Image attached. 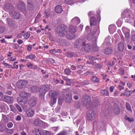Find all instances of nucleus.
<instances>
[{
  "mask_svg": "<svg viewBox=\"0 0 135 135\" xmlns=\"http://www.w3.org/2000/svg\"><path fill=\"white\" fill-rule=\"evenodd\" d=\"M83 45V48L85 51L86 52L90 51L91 50V46L90 44L89 43L86 44L84 42Z\"/></svg>",
  "mask_w": 135,
  "mask_h": 135,
  "instance_id": "nucleus-15",
  "label": "nucleus"
},
{
  "mask_svg": "<svg viewBox=\"0 0 135 135\" xmlns=\"http://www.w3.org/2000/svg\"><path fill=\"white\" fill-rule=\"evenodd\" d=\"M100 93L102 95L104 96H108L109 94L107 91L105 90H101Z\"/></svg>",
  "mask_w": 135,
  "mask_h": 135,
  "instance_id": "nucleus-37",
  "label": "nucleus"
},
{
  "mask_svg": "<svg viewBox=\"0 0 135 135\" xmlns=\"http://www.w3.org/2000/svg\"><path fill=\"white\" fill-rule=\"evenodd\" d=\"M126 107L128 110L130 112H132V109L131 108V106L127 102L126 103Z\"/></svg>",
  "mask_w": 135,
  "mask_h": 135,
  "instance_id": "nucleus-47",
  "label": "nucleus"
},
{
  "mask_svg": "<svg viewBox=\"0 0 135 135\" xmlns=\"http://www.w3.org/2000/svg\"><path fill=\"white\" fill-rule=\"evenodd\" d=\"M43 123L42 121L39 119H35L34 122L33 124L36 126H39Z\"/></svg>",
  "mask_w": 135,
  "mask_h": 135,
  "instance_id": "nucleus-29",
  "label": "nucleus"
},
{
  "mask_svg": "<svg viewBox=\"0 0 135 135\" xmlns=\"http://www.w3.org/2000/svg\"><path fill=\"white\" fill-rule=\"evenodd\" d=\"M36 58V56L34 54H30L26 56L25 57V59H30L31 60H33Z\"/></svg>",
  "mask_w": 135,
  "mask_h": 135,
  "instance_id": "nucleus-32",
  "label": "nucleus"
},
{
  "mask_svg": "<svg viewBox=\"0 0 135 135\" xmlns=\"http://www.w3.org/2000/svg\"><path fill=\"white\" fill-rule=\"evenodd\" d=\"M74 98L75 100H77L79 98V96L80 94L79 93V94L77 92L75 91L74 92Z\"/></svg>",
  "mask_w": 135,
  "mask_h": 135,
  "instance_id": "nucleus-38",
  "label": "nucleus"
},
{
  "mask_svg": "<svg viewBox=\"0 0 135 135\" xmlns=\"http://www.w3.org/2000/svg\"><path fill=\"white\" fill-rule=\"evenodd\" d=\"M84 41L82 39H78L75 42L74 44V47L75 48H78L79 46L82 45Z\"/></svg>",
  "mask_w": 135,
  "mask_h": 135,
  "instance_id": "nucleus-14",
  "label": "nucleus"
},
{
  "mask_svg": "<svg viewBox=\"0 0 135 135\" xmlns=\"http://www.w3.org/2000/svg\"><path fill=\"white\" fill-rule=\"evenodd\" d=\"M113 106L114 113L117 114H118V106L117 104L115 103L114 104Z\"/></svg>",
  "mask_w": 135,
  "mask_h": 135,
  "instance_id": "nucleus-34",
  "label": "nucleus"
},
{
  "mask_svg": "<svg viewBox=\"0 0 135 135\" xmlns=\"http://www.w3.org/2000/svg\"><path fill=\"white\" fill-rule=\"evenodd\" d=\"M74 83V81L73 79H69L68 81V83H66V85L67 86H70L71 84H73Z\"/></svg>",
  "mask_w": 135,
  "mask_h": 135,
  "instance_id": "nucleus-46",
  "label": "nucleus"
},
{
  "mask_svg": "<svg viewBox=\"0 0 135 135\" xmlns=\"http://www.w3.org/2000/svg\"><path fill=\"white\" fill-rule=\"evenodd\" d=\"M1 99L3 101L9 104H11L13 102V97H12L7 95H3L1 97Z\"/></svg>",
  "mask_w": 135,
  "mask_h": 135,
  "instance_id": "nucleus-5",
  "label": "nucleus"
},
{
  "mask_svg": "<svg viewBox=\"0 0 135 135\" xmlns=\"http://www.w3.org/2000/svg\"><path fill=\"white\" fill-rule=\"evenodd\" d=\"M71 71L68 68L64 70L65 73L67 75H69Z\"/></svg>",
  "mask_w": 135,
  "mask_h": 135,
  "instance_id": "nucleus-53",
  "label": "nucleus"
},
{
  "mask_svg": "<svg viewBox=\"0 0 135 135\" xmlns=\"http://www.w3.org/2000/svg\"><path fill=\"white\" fill-rule=\"evenodd\" d=\"M108 29L109 32L112 33L115 31L116 27L114 25H111L109 26Z\"/></svg>",
  "mask_w": 135,
  "mask_h": 135,
  "instance_id": "nucleus-22",
  "label": "nucleus"
},
{
  "mask_svg": "<svg viewBox=\"0 0 135 135\" xmlns=\"http://www.w3.org/2000/svg\"><path fill=\"white\" fill-rule=\"evenodd\" d=\"M20 95V97H27L28 96V93L26 92L25 91H21L19 93Z\"/></svg>",
  "mask_w": 135,
  "mask_h": 135,
  "instance_id": "nucleus-33",
  "label": "nucleus"
},
{
  "mask_svg": "<svg viewBox=\"0 0 135 135\" xmlns=\"http://www.w3.org/2000/svg\"><path fill=\"white\" fill-rule=\"evenodd\" d=\"M67 31L65 26L63 24H61L57 27L55 32L56 34L61 36H65L67 33Z\"/></svg>",
  "mask_w": 135,
  "mask_h": 135,
  "instance_id": "nucleus-1",
  "label": "nucleus"
},
{
  "mask_svg": "<svg viewBox=\"0 0 135 135\" xmlns=\"http://www.w3.org/2000/svg\"><path fill=\"white\" fill-rule=\"evenodd\" d=\"M90 25L91 26L96 25L97 23V20L94 17H92L90 18Z\"/></svg>",
  "mask_w": 135,
  "mask_h": 135,
  "instance_id": "nucleus-20",
  "label": "nucleus"
},
{
  "mask_svg": "<svg viewBox=\"0 0 135 135\" xmlns=\"http://www.w3.org/2000/svg\"><path fill=\"white\" fill-rule=\"evenodd\" d=\"M17 7L21 11H25L26 10L25 4L22 2H19L17 4Z\"/></svg>",
  "mask_w": 135,
  "mask_h": 135,
  "instance_id": "nucleus-9",
  "label": "nucleus"
},
{
  "mask_svg": "<svg viewBox=\"0 0 135 135\" xmlns=\"http://www.w3.org/2000/svg\"><path fill=\"white\" fill-rule=\"evenodd\" d=\"M120 83L121 84H122L123 86L119 85V89L120 90H121L124 89L123 86L125 85V84L122 81H120Z\"/></svg>",
  "mask_w": 135,
  "mask_h": 135,
  "instance_id": "nucleus-55",
  "label": "nucleus"
},
{
  "mask_svg": "<svg viewBox=\"0 0 135 135\" xmlns=\"http://www.w3.org/2000/svg\"><path fill=\"white\" fill-rule=\"evenodd\" d=\"M4 8L5 10L9 11V12H11L14 9L13 6L9 3L5 4L4 6Z\"/></svg>",
  "mask_w": 135,
  "mask_h": 135,
  "instance_id": "nucleus-11",
  "label": "nucleus"
},
{
  "mask_svg": "<svg viewBox=\"0 0 135 135\" xmlns=\"http://www.w3.org/2000/svg\"><path fill=\"white\" fill-rule=\"evenodd\" d=\"M104 126V123L103 122H99L97 124V127L99 129L103 127Z\"/></svg>",
  "mask_w": 135,
  "mask_h": 135,
  "instance_id": "nucleus-45",
  "label": "nucleus"
},
{
  "mask_svg": "<svg viewBox=\"0 0 135 135\" xmlns=\"http://www.w3.org/2000/svg\"><path fill=\"white\" fill-rule=\"evenodd\" d=\"M132 94V93L131 91L129 90L126 91L123 94H122L120 95V96H122V95H123L127 96H129L131 95Z\"/></svg>",
  "mask_w": 135,
  "mask_h": 135,
  "instance_id": "nucleus-42",
  "label": "nucleus"
},
{
  "mask_svg": "<svg viewBox=\"0 0 135 135\" xmlns=\"http://www.w3.org/2000/svg\"><path fill=\"white\" fill-rule=\"evenodd\" d=\"M80 20L79 17H75L73 18L71 21V23L75 24L78 25L80 22Z\"/></svg>",
  "mask_w": 135,
  "mask_h": 135,
  "instance_id": "nucleus-21",
  "label": "nucleus"
},
{
  "mask_svg": "<svg viewBox=\"0 0 135 135\" xmlns=\"http://www.w3.org/2000/svg\"><path fill=\"white\" fill-rule=\"evenodd\" d=\"M124 48V44L122 42H120L119 44V50L121 51L123 50Z\"/></svg>",
  "mask_w": 135,
  "mask_h": 135,
  "instance_id": "nucleus-36",
  "label": "nucleus"
},
{
  "mask_svg": "<svg viewBox=\"0 0 135 135\" xmlns=\"http://www.w3.org/2000/svg\"><path fill=\"white\" fill-rule=\"evenodd\" d=\"M83 103L87 108L91 107L92 103L91 102L90 97L88 95L85 96L83 100Z\"/></svg>",
  "mask_w": 135,
  "mask_h": 135,
  "instance_id": "nucleus-2",
  "label": "nucleus"
},
{
  "mask_svg": "<svg viewBox=\"0 0 135 135\" xmlns=\"http://www.w3.org/2000/svg\"><path fill=\"white\" fill-rule=\"evenodd\" d=\"M122 30L126 37L129 38L130 36V30L126 27H123L122 28Z\"/></svg>",
  "mask_w": 135,
  "mask_h": 135,
  "instance_id": "nucleus-12",
  "label": "nucleus"
},
{
  "mask_svg": "<svg viewBox=\"0 0 135 135\" xmlns=\"http://www.w3.org/2000/svg\"><path fill=\"white\" fill-rule=\"evenodd\" d=\"M95 67L98 69H100L102 68V66L98 64H96L94 65Z\"/></svg>",
  "mask_w": 135,
  "mask_h": 135,
  "instance_id": "nucleus-63",
  "label": "nucleus"
},
{
  "mask_svg": "<svg viewBox=\"0 0 135 135\" xmlns=\"http://www.w3.org/2000/svg\"><path fill=\"white\" fill-rule=\"evenodd\" d=\"M49 51L50 53L54 54H55L56 53L58 52L57 50H56L55 49H53L52 50H49Z\"/></svg>",
  "mask_w": 135,
  "mask_h": 135,
  "instance_id": "nucleus-60",
  "label": "nucleus"
},
{
  "mask_svg": "<svg viewBox=\"0 0 135 135\" xmlns=\"http://www.w3.org/2000/svg\"><path fill=\"white\" fill-rule=\"evenodd\" d=\"M55 10L56 12L58 13H61L62 11L61 6L60 5L57 6L55 8Z\"/></svg>",
  "mask_w": 135,
  "mask_h": 135,
  "instance_id": "nucleus-25",
  "label": "nucleus"
},
{
  "mask_svg": "<svg viewBox=\"0 0 135 135\" xmlns=\"http://www.w3.org/2000/svg\"><path fill=\"white\" fill-rule=\"evenodd\" d=\"M5 132L6 133L12 134L13 133V130L12 129H9L7 128Z\"/></svg>",
  "mask_w": 135,
  "mask_h": 135,
  "instance_id": "nucleus-52",
  "label": "nucleus"
},
{
  "mask_svg": "<svg viewBox=\"0 0 135 135\" xmlns=\"http://www.w3.org/2000/svg\"><path fill=\"white\" fill-rule=\"evenodd\" d=\"M68 135L67 131L62 130L56 135Z\"/></svg>",
  "mask_w": 135,
  "mask_h": 135,
  "instance_id": "nucleus-43",
  "label": "nucleus"
},
{
  "mask_svg": "<svg viewBox=\"0 0 135 135\" xmlns=\"http://www.w3.org/2000/svg\"><path fill=\"white\" fill-rule=\"evenodd\" d=\"M66 37L69 39L72 40L75 38V36L74 33H70L67 35Z\"/></svg>",
  "mask_w": 135,
  "mask_h": 135,
  "instance_id": "nucleus-30",
  "label": "nucleus"
},
{
  "mask_svg": "<svg viewBox=\"0 0 135 135\" xmlns=\"http://www.w3.org/2000/svg\"><path fill=\"white\" fill-rule=\"evenodd\" d=\"M37 102V99L36 98L32 97L29 100V104L31 107H33L36 105Z\"/></svg>",
  "mask_w": 135,
  "mask_h": 135,
  "instance_id": "nucleus-10",
  "label": "nucleus"
},
{
  "mask_svg": "<svg viewBox=\"0 0 135 135\" xmlns=\"http://www.w3.org/2000/svg\"><path fill=\"white\" fill-rule=\"evenodd\" d=\"M14 105L16 107L19 111L20 112H22V109L21 107L17 104H15Z\"/></svg>",
  "mask_w": 135,
  "mask_h": 135,
  "instance_id": "nucleus-59",
  "label": "nucleus"
},
{
  "mask_svg": "<svg viewBox=\"0 0 135 135\" xmlns=\"http://www.w3.org/2000/svg\"><path fill=\"white\" fill-rule=\"evenodd\" d=\"M88 58L89 60H90V61H89V60L88 61H87V63L90 64H93L94 63L96 62L94 61L97 59V58L96 57L93 56H89Z\"/></svg>",
  "mask_w": 135,
  "mask_h": 135,
  "instance_id": "nucleus-18",
  "label": "nucleus"
},
{
  "mask_svg": "<svg viewBox=\"0 0 135 135\" xmlns=\"http://www.w3.org/2000/svg\"><path fill=\"white\" fill-rule=\"evenodd\" d=\"M104 51L105 54L108 55L112 53V50L110 47L107 48L105 49Z\"/></svg>",
  "mask_w": 135,
  "mask_h": 135,
  "instance_id": "nucleus-28",
  "label": "nucleus"
},
{
  "mask_svg": "<svg viewBox=\"0 0 135 135\" xmlns=\"http://www.w3.org/2000/svg\"><path fill=\"white\" fill-rule=\"evenodd\" d=\"M125 119L126 120L130 122H133L134 120V119L133 118L128 117L127 116L125 117Z\"/></svg>",
  "mask_w": 135,
  "mask_h": 135,
  "instance_id": "nucleus-49",
  "label": "nucleus"
},
{
  "mask_svg": "<svg viewBox=\"0 0 135 135\" xmlns=\"http://www.w3.org/2000/svg\"><path fill=\"white\" fill-rule=\"evenodd\" d=\"M91 80L92 81L94 82L97 83L98 82L99 80V79L96 76H92L91 78Z\"/></svg>",
  "mask_w": 135,
  "mask_h": 135,
  "instance_id": "nucleus-41",
  "label": "nucleus"
},
{
  "mask_svg": "<svg viewBox=\"0 0 135 135\" xmlns=\"http://www.w3.org/2000/svg\"><path fill=\"white\" fill-rule=\"evenodd\" d=\"M6 20L8 26L10 27H12L14 24V22L11 19L9 18H7Z\"/></svg>",
  "mask_w": 135,
  "mask_h": 135,
  "instance_id": "nucleus-26",
  "label": "nucleus"
},
{
  "mask_svg": "<svg viewBox=\"0 0 135 135\" xmlns=\"http://www.w3.org/2000/svg\"><path fill=\"white\" fill-rule=\"evenodd\" d=\"M81 106V103L79 101H76L74 105V107L76 109L79 108Z\"/></svg>",
  "mask_w": 135,
  "mask_h": 135,
  "instance_id": "nucleus-31",
  "label": "nucleus"
},
{
  "mask_svg": "<svg viewBox=\"0 0 135 135\" xmlns=\"http://www.w3.org/2000/svg\"><path fill=\"white\" fill-rule=\"evenodd\" d=\"M47 90L48 86L45 85H42L39 90V96H42V98L44 99V95Z\"/></svg>",
  "mask_w": 135,
  "mask_h": 135,
  "instance_id": "nucleus-4",
  "label": "nucleus"
},
{
  "mask_svg": "<svg viewBox=\"0 0 135 135\" xmlns=\"http://www.w3.org/2000/svg\"><path fill=\"white\" fill-rule=\"evenodd\" d=\"M7 128L5 124L0 123V131L2 132L5 131Z\"/></svg>",
  "mask_w": 135,
  "mask_h": 135,
  "instance_id": "nucleus-24",
  "label": "nucleus"
},
{
  "mask_svg": "<svg viewBox=\"0 0 135 135\" xmlns=\"http://www.w3.org/2000/svg\"><path fill=\"white\" fill-rule=\"evenodd\" d=\"M30 36V33L29 32H27L25 33L23 35L24 38L26 39H28Z\"/></svg>",
  "mask_w": 135,
  "mask_h": 135,
  "instance_id": "nucleus-51",
  "label": "nucleus"
},
{
  "mask_svg": "<svg viewBox=\"0 0 135 135\" xmlns=\"http://www.w3.org/2000/svg\"><path fill=\"white\" fill-rule=\"evenodd\" d=\"M9 14L13 18L18 19H19L20 17V13L19 12H16L14 11L11 12H9Z\"/></svg>",
  "mask_w": 135,
  "mask_h": 135,
  "instance_id": "nucleus-16",
  "label": "nucleus"
},
{
  "mask_svg": "<svg viewBox=\"0 0 135 135\" xmlns=\"http://www.w3.org/2000/svg\"><path fill=\"white\" fill-rule=\"evenodd\" d=\"M27 2V10L30 11H33L35 9V5L33 2L31 0H28Z\"/></svg>",
  "mask_w": 135,
  "mask_h": 135,
  "instance_id": "nucleus-7",
  "label": "nucleus"
},
{
  "mask_svg": "<svg viewBox=\"0 0 135 135\" xmlns=\"http://www.w3.org/2000/svg\"><path fill=\"white\" fill-rule=\"evenodd\" d=\"M38 89V88L36 86H33L31 88V91L32 92H36Z\"/></svg>",
  "mask_w": 135,
  "mask_h": 135,
  "instance_id": "nucleus-50",
  "label": "nucleus"
},
{
  "mask_svg": "<svg viewBox=\"0 0 135 135\" xmlns=\"http://www.w3.org/2000/svg\"><path fill=\"white\" fill-rule=\"evenodd\" d=\"M26 112L27 116L30 117H32L35 113L34 110L30 108H28Z\"/></svg>",
  "mask_w": 135,
  "mask_h": 135,
  "instance_id": "nucleus-17",
  "label": "nucleus"
},
{
  "mask_svg": "<svg viewBox=\"0 0 135 135\" xmlns=\"http://www.w3.org/2000/svg\"><path fill=\"white\" fill-rule=\"evenodd\" d=\"M49 96L51 97V98H57V93L54 90L50 91L49 93Z\"/></svg>",
  "mask_w": 135,
  "mask_h": 135,
  "instance_id": "nucleus-23",
  "label": "nucleus"
},
{
  "mask_svg": "<svg viewBox=\"0 0 135 135\" xmlns=\"http://www.w3.org/2000/svg\"><path fill=\"white\" fill-rule=\"evenodd\" d=\"M130 12V11L128 9H127L122 12V17L124 18L126 17H128L129 19L131 16Z\"/></svg>",
  "mask_w": 135,
  "mask_h": 135,
  "instance_id": "nucleus-13",
  "label": "nucleus"
},
{
  "mask_svg": "<svg viewBox=\"0 0 135 135\" xmlns=\"http://www.w3.org/2000/svg\"><path fill=\"white\" fill-rule=\"evenodd\" d=\"M35 133L36 135H44V130L41 129H37L35 130Z\"/></svg>",
  "mask_w": 135,
  "mask_h": 135,
  "instance_id": "nucleus-27",
  "label": "nucleus"
},
{
  "mask_svg": "<svg viewBox=\"0 0 135 135\" xmlns=\"http://www.w3.org/2000/svg\"><path fill=\"white\" fill-rule=\"evenodd\" d=\"M79 83L80 85H86L89 84V81L87 80H85L83 82Z\"/></svg>",
  "mask_w": 135,
  "mask_h": 135,
  "instance_id": "nucleus-44",
  "label": "nucleus"
},
{
  "mask_svg": "<svg viewBox=\"0 0 135 135\" xmlns=\"http://www.w3.org/2000/svg\"><path fill=\"white\" fill-rule=\"evenodd\" d=\"M44 135H52L50 132L44 130Z\"/></svg>",
  "mask_w": 135,
  "mask_h": 135,
  "instance_id": "nucleus-64",
  "label": "nucleus"
},
{
  "mask_svg": "<svg viewBox=\"0 0 135 135\" xmlns=\"http://www.w3.org/2000/svg\"><path fill=\"white\" fill-rule=\"evenodd\" d=\"M57 98H51L50 100V103L52 105L54 104L56 102V101Z\"/></svg>",
  "mask_w": 135,
  "mask_h": 135,
  "instance_id": "nucleus-48",
  "label": "nucleus"
},
{
  "mask_svg": "<svg viewBox=\"0 0 135 135\" xmlns=\"http://www.w3.org/2000/svg\"><path fill=\"white\" fill-rule=\"evenodd\" d=\"M27 97H18L17 99L18 103L20 104L24 105L27 103Z\"/></svg>",
  "mask_w": 135,
  "mask_h": 135,
  "instance_id": "nucleus-8",
  "label": "nucleus"
},
{
  "mask_svg": "<svg viewBox=\"0 0 135 135\" xmlns=\"http://www.w3.org/2000/svg\"><path fill=\"white\" fill-rule=\"evenodd\" d=\"M72 95L71 94H67L65 97V100L67 103H70L72 100Z\"/></svg>",
  "mask_w": 135,
  "mask_h": 135,
  "instance_id": "nucleus-19",
  "label": "nucleus"
},
{
  "mask_svg": "<svg viewBox=\"0 0 135 135\" xmlns=\"http://www.w3.org/2000/svg\"><path fill=\"white\" fill-rule=\"evenodd\" d=\"M59 128V126L52 127L51 128L53 131L55 132H56L57 131Z\"/></svg>",
  "mask_w": 135,
  "mask_h": 135,
  "instance_id": "nucleus-54",
  "label": "nucleus"
},
{
  "mask_svg": "<svg viewBox=\"0 0 135 135\" xmlns=\"http://www.w3.org/2000/svg\"><path fill=\"white\" fill-rule=\"evenodd\" d=\"M92 38V36L91 33H89L87 36V39L89 41L91 40Z\"/></svg>",
  "mask_w": 135,
  "mask_h": 135,
  "instance_id": "nucleus-61",
  "label": "nucleus"
},
{
  "mask_svg": "<svg viewBox=\"0 0 135 135\" xmlns=\"http://www.w3.org/2000/svg\"><path fill=\"white\" fill-rule=\"evenodd\" d=\"M2 120L4 122L6 123H7L8 121V118L7 116L4 114L2 115Z\"/></svg>",
  "mask_w": 135,
  "mask_h": 135,
  "instance_id": "nucleus-39",
  "label": "nucleus"
},
{
  "mask_svg": "<svg viewBox=\"0 0 135 135\" xmlns=\"http://www.w3.org/2000/svg\"><path fill=\"white\" fill-rule=\"evenodd\" d=\"M75 53L73 52H68L66 54V56L68 57H71L74 56Z\"/></svg>",
  "mask_w": 135,
  "mask_h": 135,
  "instance_id": "nucleus-40",
  "label": "nucleus"
},
{
  "mask_svg": "<svg viewBox=\"0 0 135 135\" xmlns=\"http://www.w3.org/2000/svg\"><path fill=\"white\" fill-rule=\"evenodd\" d=\"M24 32L25 31H22L20 33L18 34L17 35V37L18 38L21 37L23 36V34L24 33Z\"/></svg>",
  "mask_w": 135,
  "mask_h": 135,
  "instance_id": "nucleus-57",
  "label": "nucleus"
},
{
  "mask_svg": "<svg viewBox=\"0 0 135 135\" xmlns=\"http://www.w3.org/2000/svg\"><path fill=\"white\" fill-rule=\"evenodd\" d=\"M119 71V74L120 75H123L124 74V70L123 69H120Z\"/></svg>",
  "mask_w": 135,
  "mask_h": 135,
  "instance_id": "nucleus-62",
  "label": "nucleus"
},
{
  "mask_svg": "<svg viewBox=\"0 0 135 135\" xmlns=\"http://www.w3.org/2000/svg\"><path fill=\"white\" fill-rule=\"evenodd\" d=\"M28 84V82L27 80H22L17 82V85L19 88L21 89L25 87Z\"/></svg>",
  "mask_w": 135,
  "mask_h": 135,
  "instance_id": "nucleus-6",
  "label": "nucleus"
},
{
  "mask_svg": "<svg viewBox=\"0 0 135 135\" xmlns=\"http://www.w3.org/2000/svg\"><path fill=\"white\" fill-rule=\"evenodd\" d=\"M85 75H93V73L92 71H88L84 73Z\"/></svg>",
  "mask_w": 135,
  "mask_h": 135,
  "instance_id": "nucleus-58",
  "label": "nucleus"
},
{
  "mask_svg": "<svg viewBox=\"0 0 135 135\" xmlns=\"http://www.w3.org/2000/svg\"><path fill=\"white\" fill-rule=\"evenodd\" d=\"M69 31L71 32H75L76 31V27L72 25H70L69 27Z\"/></svg>",
  "mask_w": 135,
  "mask_h": 135,
  "instance_id": "nucleus-35",
  "label": "nucleus"
},
{
  "mask_svg": "<svg viewBox=\"0 0 135 135\" xmlns=\"http://www.w3.org/2000/svg\"><path fill=\"white\" fill-rule=\"evenodd\" d=\"M26 66L28 68L30 69L33 68V65L30 62H29L26 64Z\"/></svg>",
  "mask_w": 135,
  "mask_h": 135,
  "instance_id": "nucleus-56",
  "label": "nucleus"
},
{
  "mask_svg": "<svg viewBox=\"0 0 135 135\" xmlns=\"http://www.w3.org/2000/svg\"><path fill=\"white\" fill-rule=\"evenodd\" d=\"M87 119L89 121L93 120L95 117V112L93 110H90L86 113Z\"/></svg>",
  "mask_w": 135,
  "mask_h": 135,
  "instance_id": "nucleus-3",
  "label": "nucleus"
}]
</instances>
